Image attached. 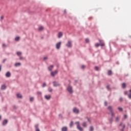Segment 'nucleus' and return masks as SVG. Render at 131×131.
Masks as SVG:
<instances>
[{
	"label": "nucleus",
	"instance_id": "nucleus-35",
	"mask_svg": "<svg viewBox=\"0 0 131 131\" xmlns=\"http://www.w3.org/2000/svg\"><path fill=\"white\" fill-rule=\"evenodd\" d=\"M101 47H105V43H101Z\"/></svg>",
	"mask_w": 131,
	"mask_h": 131
},
{
	"label": "nucleus",
	"instance_id": "nucleus-42",
	"mask_svg": "<svg viewBox=\"0 0 131 131\" xmlns=\"http://www.w3.org/2000/svg\"><path fill=\"white\" fill-rule=\"evenodd\" d=\"M47 59H48V57H45L43 58V60H47Z\"/></svg>",
	"mask_w": 131,
	"mask_h": 131
},
{
	"label": "nucleus",
	"instance_id": "nucleus-5",
	"mask_svg": "<svg viewBox=\"0 0 131 131\" xmlns=\"http://www.w3.org/2000/svg\"><path fill=\"white\" fill-rule=\"evenodd\" d=\"M58 74V70H55L54 72H52L51 75L52 76H55L56 74Z\"/></svg>",
	"mask_w": 131,
	"mask_h": 131
},
{
	"label": "nucleus",
	"instance_id": "nucleus-14",
	"mask_svg": "<svg viewBox=\"0 0 131 131\" xmlns=\"http://www.w3.org/2000/svg\"><path fill=\"white\" fill-rule=\"evenodd\" d=\"M8 123V120H5L3 122V125H5V124H7Z\"/></svg>",
	"mask_w": 131,
	"mask_h": 131
},
{
	"label": "nucleus",
	"instance_id": "nucleus-13",
	"mask_svg": "<svg viewBox=\"0 0 131 131\" xmlns=\"http://www.w3.org/2000/svg\"><path fill=\"white\" fill-rule=\"evenodd\" d=\"M6 77H10L11 76V73L9 72H8L6 74Z\"/></svg>",
	"mask_w": 131,
	"mask_h": 131
},
{
	"label": "nucleus",
	"instance_id": "nucleus-20",
	"mask_svg": "<svg viewBox=\"0 0 131 131\" xmlns=\"http://www.w3.org/2000/svg\"><path fill=\"white\" fill-rule=\"evenodd\" d=\"M108 75H111L112 74V71L111 70H109L107 73Z\"/></svg>",
	"mask_w": 131,
	"mask_h": 131
},
{
	"label": "nucleus",
	"instance_id": "nucleus-19",
	"mask_svg": "<svg viewBox=\"0 0 131 131\" xmlns=\"http://www.w3.org/2000/svg\"><path fill=\"white\" fill-rule=\"evenodd\" d=\"M17 98H19L20 99L22 98V95H21V94H17Z\"/></svg>",
	"mask_w": 131,
	"mask_h": 131
},
{
	"label": "nucleus",
	"instance_id": "nucleus-29",
	"mask_svg": "<svg viewBox=\"0 0 131 131\" xmlns=\"http://www.w3.org/2000/svg\"><path fill=\"white\" fill-rule=\"evenodd\" d=\"M90 130L91 131L94 130V127L93 126H91L90 127Z\"/></svg>",
	"mask_w": 131,
	"mask_h": 131
},
{
	"label": "nucleus",
	"instance_id": "nucleus-56",
	"mask_svg": "<svg viewBox=\"0 0 131 131\" xmlns=\"http://www.w3.org/2000/svg\"><path fill=\"white\" fill-rule=\"evenodd\" d=\"M130 93H131V89L129 90Z\"/></svg>",
	"mask_w": 131,
	"mask_h": 131
},
{
	"label": "nucleus",
	"instance_id": "nucleus-51",
	"mask_svg": "<svg viewBox=\"0 0 131 131\" xmlns=\"http://www.w3.org/2000/svg\"><path fill=\"white\" fill-rule=\"evenodd\" d=\"M99 42L102 43V40H99Z\"/></svg>",
	"mask_w": 131,
	"mask_h": 131
},
{
	"label": "nucleus",
	"instance_id": "nucleus-17",
	"mask_svg": "<svg viewBox=\"0 0 131 131\" xmlns=\"http://www.w3.org/2000/svg\"><path fill=\"white\" fill-rule=\"evenodd\" d=\"M82 125L83 127H86V122H83Z\"/></svg>",
	"mask_w": 131,
	"mask_h": 131
},
{
	"label": "nucleus",
	"instance_id": "nucleus-54",
	"mask_svg": "<svg viewBox=\"0 0 131 131\" xmlns=\"http://www.w3.org/2000/svg\"><path fill=\"white\" fill-rule=\"evenodd\" d=\"M2 70V67L0 66V71Z\"/></svg>",
	"mask_w": 131,
	"mask_h": 131
},
{
	"label": "nucleus",
	"instance_id": "nucleus-40",
	"mask_svg": "<svg viewBox=\"0 0 131 131\" xmlns=\"http://www.w3.org/2000/svg\"><path fill=\"white\" fill-rule=\"evenodd\" d=\"M81 68H82V69H83V68H85V66H81Z\"/></svg>",
	"mask_w": 131,
	"mask_h": 131
},
{
	"label": "nucleus",
	"instance_id": "nucleus-21",
	"mask_svg": "<svg viewBox=\"0 0 131 131\" xmlns=\"http://www.w3.org/2000/svg\"><path fill=\"white\" fill-rule=\"evenodd\" d=\"M15 66L17 67V66H21V63L20 62H17L16 63H15Z\"/></svg>",
	"mask_w": 131,
	"mask_h": 131
},
{
	"label": "nucleus",
	"instance_id": "nucleus-32",
	"mask_svg": "<svg viewBox=\"0 0 131 131\" xmlns=\"http://www.w3.org/2000/svg\"><path fill=\"white\" fill-rule=\"evenodd\" d=\"M72 125H73V121H71L70 124V127H72Z\"/></svg>",
	"mask_w": 131,
	"mask_h": 131
},
{
	"label": "nucleus",
	"instance_id": "nucleus-1",
	"mask_svg": "<svg viewBox=\"0 0 131 131\" xmlns=\"http://www.w3.org/2000/svg\"><path fill=\"white\" fill-rule=\"evenodd\" d=\"M75 124H76L77 125V129L80 130V131H82L83 130V129L82 128V127H81V126H80V122H76L75 123Z\"/></svg>",
	"mask_w": 131,
	"mask_h": 131
},
{
	"label": "nucleus",
	"instance_id": "nucleus-53",
	"mask_svg": "<svg viewBox=\"0 0 131 131\" xmlns=\"http://www.w3.org/2000/svg\"><path fill=\"white\" fill-rule=\"evenodd\" d=\"M22 59H23V58H22L21 57H20V60H22Z\"/></svg>",
	"mask_w": 131,
	"mask_h": 131
},
{
	"label": "nucleus",
	"instance_id": "nucleus-46",
	"mask_svg": "<svg viewBox=\"0 0 131 131\" xmlns=\"http://www.w3.org/2000/svg\"><path fill=\"white\" fill-rule=\"evenodd\" d=\"M88 120L89 122H91V120L90 119V118H88Z\"/></svg>",
	"mask_w": 131,
	"mask_h": 131
},
{
	"label": "nucleus",
	"instance_id": "nucleus-7",
	"mask_svg": "<svg viewBox=\"0 0 131 131\" xmlns=\"http://www.w3.org/2000/svg\"><path fill=\"white\" fill-rule=\"evenodd\" d=\"M71 43H72L71 41H69L68 43L67 44V47H68V48H71V47H72V45Z\"/></svg>",
	"mask_w": 131,
	"mask_h": 131
},
{
	"label": "nucleus",
	"instance_id": "nucleus-57",
	"mask_svg": "<svg viewBox=\"0 0 131 131\" xmlns=\"http://www.w3.org/2000/svg\"><path fill=\"white\" fill-rule=\"evenodd\" d=\"M64 12L66 13V10H64Z\"/></svg>",
	"mask_w": 131,
	"mask_h": 131
},
{
	"label": "nucleus",
	"instance_id": "nucleus-43",
	"mask_svg": "<svg viewBox=\"0 0 131 131\" xmlns=\"http://www.w3.org/2000/svg\"><path fill=\"white\" fill-rule=\"evenodd\" d=\"M119 120V118L117 117L116 118V121H118Z\"/></svg>",
	"mask_w": 131,
	"mask_h": 131
},
{
	"label": "nucleus",
	"instance_id": "nucleus-16",
	"mask_svg": "<svg viewBox=\"0 0 131 131\" xmlns=\"http://www.w3.org/2000/svg\"><path fill=\"white\" fill-rule=\"evenodd\" d=\"M6 88H7V86H6V85L5 84H3L2 85L1 89L2 90H6Z\"/></svg>",
	"mask_w": 131,
	"mask_h": 131
},
{
	"label": "nucleus",
	"instance_id": "nucleus-12",
	"mask_svg": "<svg viewBox=\"0 0 131 131\" xmlns=\"http://www.w3.org/2000/svg\"><path fill=\"white\" fill-rule=\"evenodd\" d=\"M53 68H54V66H53V65L50 66L48 68L49 71H52V70H53Z\"/></svg>",
	"mask_w": 131,
	"mask_h": 131
},
{
	"label": "nucleus",
	"instance_id": "nucleus-18",
	"mask_svg": "<svg viewBox=\"0 0 131 131\" xmlns=\"http://www.w3.org/2000/svg\"><path fill=\"white\" fill-rule=\"evenodd\" d=\"M68 128L67 127H63L62 128V131H67Z\"/></svg>",
	"mask_w": 131,
	"mask_h": 131
},
{
	"label": "nucleus",
	"instance_id": "nucleus-31",
	"mask_svg": "<svg viewBox=\"0 0 131 131\" xmlns=\"http://www.w3.org/2000/svg\"><path fill=\"white\" fill-rule=\"evenodd\" d=\"M49 92H50V93H52L53 92V89L51 88H49Z\"/></svg>",
	"mask_w": 131,
	"mask_h": 131
},
{
	"label": "nucleus",
	"instance_id": "nucleus-44",
	"mask_svg": "<svg viewBox=\"0 0 131 131\" xmlns=\"http://www.w3.org/2000/svg\"><path fill=\"white\" fill-rule=\"evenodd\" d=\"M110 121L111 122H112V121H113V119L111 118L110 120Z\"/></svg>",
	"mask_w": 131,
	"mask_h": 131
},
{
	"label": "nucleus",
	"instance_id": "nucleus-23",
	"mask_svg": "<svg viewBox=\"0 0 131 131\" xmlns=\"http://www.w3.org/2000/svg\"><path fill=\"white\" fill-rule=\"evenodd\" d=\"M39 30L41 31L43 30V27H40L39 28Z\"/></svg>",
	"mask_w": 131,
	"mask_h": 131
},
{
	"label": "nucleus",
	"instance_id": "nucleus-26",
	"mask_svg": "<svg viewBox=\"0 0 131 131\" xmlns=\"http://www.w3.org/2000/svg\"><path fill=\"white\" fill-rule=\"evenodd\" d=\"M20 39V37H17L15 38V40H19Z\"/></svg>",
	"mask_w": 131,
	"mask_h": 131
},
{
	"label": "nucleus",
	"instance_id": "nucleus-41",
	"mask_svg": "<svg viewBox=\"0 0 131 131\" xmlns=\"http://www.w3.org/2000/svg\"><path fill=\"white\" fill-rule=\"evenodd\" d=\"M106 88L107 90H110V86L109 85H107Z\"/></svg>",
	"mask_w": 131,
	"mask_h": 131
},
{
	"label": "nucleus",
	"instance_id": "nucleus-55",
	"mask_svg": "<svg viewBox=\"0 0 131 131\" xmlns=\"http://www.w3.org/2000/svg\"><path fill=\"white\" fill-rule=\"evenodd\" d=\"M1 119H2V116H0V120H1Z\"/></svg>",
	"mask_w": 131,
	"mask_h": 131
},
{
	"label": "nucleus",
	"instance_id": "nucleus-37",
	"mask_svg": "<svg viewBox=\"0 0 131 131\" xmlns=\"http://www.w3.org/2000/svg\"><path fill=\"white\" fill-rule=\"evenodd\" d=\"M129 99H131V94H129L128 96Z\"/></svg>",
	"mask_w": 131,
	"mask_h": 131
},
{
	"label": "nucleus",
	"instance_id": "nucleus-33",
	"mask_svg": "<svg viewBox=\"0 0 131 131\" xmlns=\"http://www.w3.org/2000/svg\"><path fill=\"white\" fill-rule=\"evenodd\" d=\"M124 118H125V119H126V118H127V115H124Z\"/></svg>",
	"mask_w": 131,
	"mask_h": 131
},
{
	"label": "nucleus",
	"instance_id": "nucleus-48",
	"mask_svg": "<svg viewBox=\"0 0 131 131\" xmlns=\"http://www.w3.org/2000/svg\"><path fill=\"white\" fill-rule=\"evenodd\" d=\"M36 131H40V130H39V128H37V129H36Z\"/></svg>",
	"mask_w": 131,
	"mask_h": 131
},
{
	"label": "nucleus",
	"instance_id": "nucleus-28",
	"mask_svg": "<svg viewBox=\"0 0 131 131\" xmlns=\"http://www.w3.org/2000/svg\"><path fill=\"white\" fill-rule=\"evenodd\" d=\"M34 99V98L33 97H31L30 99V101L31 102H32V101H33Z\"/></svg>",
	"mask_w": 131,
	"mask_h": 131
},
{
	"label": "nucleus",
	"instance_id": "nucleus-34",
	"mask_svg": "<svg viewBox=\"0 0 131 131\" xmlns=\"http://www.w3.org/2000/svg\"><path fill=\"white\" fill-rule=\"evenodd\" d=\"M95 70L98 71V70H99V67H95Z\"/></svg>",
	"mask_w": 131,
	"mask_h": 131
},
{
	"label": "nucleus",
	"instance_id": "nucleus-8",
	"mask_svg": "<svg viewBox=\"0 0 131 131\" xmlns=\"http://www.w3.org/2000/svg\"><path fill=\"white\" fill-rule=\"evenodd\" d=\"M53 83L54 86H59L60 85V84H59V83L56 81H53Z\"/></svg>",
	"mask_w": 131,
	"mask_h": 131
},
{
	"label": "nucleus",
	"instance_id": "nucleus-11",
	"mask_svg": "<svg viewBox=\"0 0 131 131\" xmlns=\"http://www.w3.org/2000/svg\"><path fill=\"white\" fill-rule=\"evenodd\" d=\"M45 97L46 100H50L51 99V95H45Z\"/></svg>",
	"mask_w": 131,
	"mask_h": 131
},
{
	"label": "nucleus",
	"instance_id": "nucleus-50",
	"mask_svg": "<svg viewBox=\"0 0 131 131\" xmlns=\"http://www.w3.org/2000/svg\"><path fill=\"white\" fill-rule=\"evenodd\" d=\"M120 101H122V98H120Z\"/></svg>",
	"mask_w": 131,
	"mask_h": 131
},
{
	"label": "nucleus",
	"instance_id": "nucleus-45",
	"mask_svg": "<svg viewBox=\"0 0 131 131\" xmlns=\"http://www.w3.org/2000/svg\"><path fill=\"white\" fill-rule=\"evenodd\" d=\"M104 104H105V106H107V102L106 101H105L104 102Z\"/></svg>",
	"mask_w": 131,
	"mask_h": 131
},
{
	"label": "nucleus",
	"instance_id": "nucleus-47",
	"mask_svg": "<svg viewBox=\"0 0 131 131\" xmlns=\"http://www.w3.org/2000/svg\"><path fill=\"white\" fill-rule=\"evenodd\" d=\"M125 95H127V91L124 92Z\"/></svg>",
	"mask_w": 131,
	"mask_h": 131
},
{
	"label": "nucleus",
	"instance_id": "nucleus-39",
	"mask_svg": "<svg viewBox=\"0 0 131 131\" xmlns=\"http://www.w3.org/2000/svg\"><path fill=\"white\" fill-rule=\"evenodd\" d=\"M46 85H47V84H46V83H43V88H45V86H46Z\"/></svg>",
	"mask_w": 131,
	"mask_h": 131
},
{
	"label": "nucleus",
	"instance_id": "nucleus-27",
	"mask_svg": "<svg viewBox=\"0 0 131 131\" xmlns=\"http://www.w3.org/2000/svg\"><path fill=\"white\" fill-rule=\"evenodd\" d=\"M2 46L3 48H7V45H6L5 43H3Z\"/></svg>",
	"mask_w": 131,
	"mask_h": 131
},
{
	"label": "nucleus",
	"instance_id": "nucleus-3",
	"mask_svg": "<svg viewBox=\"0 0 131 131\" xmlns=\"http://www.w3.org/2000/svg\"><path fill=\"white\" fill-rule=\"evenodd\" d=\"M67 90L70 94H72V93H73V92L72 91V87L71 86H69L67 88Z\"/></svg>",
	"mask_w": 131,
	"mask_h": 131
},
{
	"label": "nucleus",
	"instance_id": "nucleus-38",
	"mask_svg": "<svg viewBox=\"0 0 131 131\" xmlns=\"http://www.w3.org/2000/svg\"><path fill=\"white\" fill-rule=\"evenodd\" d=\"M85 41L86 42H89L90 41V40H89V39H86Z\"/></svg>",
	"mask_w": 131,
	"mask_h": 131
},
{
	"label": "nucleus",
	"instance_id": "nucleus-15",
	"mask_svg": "<svg viewBox=\"0 0 131 131\" xmlns=\"http://www.w3.org/2000/svg\"><path fill=\"white\" fill-rule=\"evenodd\" d=\"M122 89H125L126 88V84H125V83H123L122 84Z\"/></svg>",
	"mask_w": 131,
	"mask_h": 131
},
{
	"label": "nucleus",
	"instance_id": "nucleus-10",
	"mask_svg": "<svg viewBox=\"0 0 131 131\" xmlns=\"http://www.w3.org/2000/svg\"><path fill=\"white\" fill-rule=\"evenodd\" d=\"M120 126H122L123 127V129H122L121 130V131H124V129L123 128H125V125L124 124H122V123H121L120 124Z\"/></svg>",
	"mask_w": 131,
	"mask_h": 131
},
{
	"label": "nucleus",
	"instance_id": "nucleus-24",
	"mask_svg": "<svg viewBox=\"0 0 131 131\" xmlns=\"http://www.w3.org/2000/svg\"><path fill=\"white\" fill-rule=\"evenodd\" d=\"M16 54H17V56H20V55L22 54V53L18 52H17Z\"/></svg>",
	"mask_w": 131,
	"mask_h": 131
},
{
	"label": "nucleus",
	"instance_id": "nucleus-25",
	"mask_svg": "<svg viewBox=\"0 0 131 131\" xmlns=\"http://www.w3.org/2000/svg\"><path fill=\"white\" fill-rule=\"evenodd\" d=\"M37 94L38 95V96H41V92H37Z\"/></svg>",
	"mask_w": 131,
	"mask_h": 131
},
{
	"label": "nucleus",
	"instance_id": "nucleus-6",
	"mask_svg": "<svg viewBox=\"0 0 131 131\" xmlns=\"http://www.w3.org/2000/svg\"><path fill=\"white\" fill-rule=\"evenodd\" d=\"M73 112L74 113H76V114H78V113H79V110L77 109L76 107H75L73 108Z\"/></svg>",
	"mask_w": 131,
	"mask_h": 131
},
{
	"label": "nucleus",
	"instance_id": "nucleus-4",
	"mask_svg": "<svg viewBox=\"0 0 131 131\" xmlns=\"http://www.w3.org/2000/svg\"><path fill=\"white\" fill-rule=\"evenodd\" d=\"M61 42H59L56 43V49H57V50H59V49H60V48L61 47Z\"/></svg>",
	"mask_w": 131,
	"mask_h": 131
},
{
	"label": "nucleus",
	"instance_id": "nucleus-9",
	"mask_svg": "<svg viewBox=\"0 0 131 131\" xmlns=\"http://www.w3.org/2000/svg\"><path fill=\"white\" fill-rule=\"evenodd\" d=\"M63 36V33L61 32H60L58 33V38H60V37H62Z\"/></svg>",
	"mask_w": 131,
	"mask_h": 131
},
{
	"label": "nucleus",
	"instance_id": "nucleus-36",
	"mask_svg": "<svg viewBox=\"0 0 131 131\" xmlns=\"http://www.w3.org/2000/svg\"><path fill=\"white\" fill-rule=\"evenodd\" d=\"M35 127L36 129H37V128H38V125H36L35 126Z\"/></svg>",
	"mask_w": 131,
	"mask_h": 131
},
{
	"label": "nucleus",
	"instance_id": "nucleus-22",
	"mask_svg": "<svg viewBox=\"0 0 131 131\" xmlns=\"http://www.w3.org/2000/svg\"><path fill=\"white\" fill-rule=\"evenodd\" d=\"M118 110H119L121 112L123 111V109L122 107H119L118 108Z\"/></svg>",
	"mask_w": 131,
	"mask_h": 131
},
{
	"label": "nucleus",
	"instance_id": "nucleus-52",
	"mask_svg": "<svg viewBox=\"0 0 131 131\" xmlns=\"http://www.w3.org/2000/svg\"><path fill=\"white\" fill-rule=\"evenodd\" d=\"M1 19H4V16H1Z\"/></svg>",
	"mask_w": 131,
	"mask_h": 131
},
{
	"label": "nucleus",
	"instance_id": "nucleus-30",
	"mask_svg": "<svg viewBox=\"0 0 131 131\" xmlns=\"http://www.w3.org/2000/svg\"><path fill=\"white\" fill-rule=\"evenodd\" d=\"M95 47H96V48H98V47H100V44H99V43H96V44L95 45Z\"/></svg>",
	"mask_w": 131,
	"mask_h": 131
},
{
	"label": "nucleus",
	"instance_id": "nucleus-2",
	"mask_svg": "<svg viewBox=\"0 0 131 131\" xmlns=\"http://www.w3.org/2000/svg\"><path fill=\"white\" fill-rule=\"evenodd\" d=\"M107 109L110 111L112 116H115L114 113H113V110L112 109V106H108Z\"/></svg>",
	"mask_w": 131,
	"mask_h": 131
},
{
	"label": "nucleus",
	"instance_id": "nucleus-49",
	"mask_svg": "<svg viewBox=\"0 0 131 131\" xmlns=\"http://www.w3.org/2000/svg\"><path fill=\"white\" fill-rule=\"evenodd\" d=\"M59 116L60 117H63V116H62L61 114H59Z\"/></svg>",
	"mask_w": 131,
	"mask_h": 131
}]
</instances>
